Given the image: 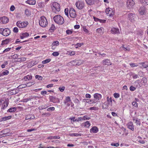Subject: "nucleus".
Instances as JSON below:
<instances>
[{"label":"nucleus","mask_w":148,"mask_h":148,"mask_svg":"<svg viewBox=\"0 0 148 148\" xmlns=\"http://www.w3.org/2000/svg\"><path fill=\"white\" fill-rule=\"evenodd\" d=\"M53 20L56 23L62 25L64 23V20L63 17L60 15H57L53 17Z\"/></svg>","instance_id":"obj_1"},{"label":"nucleus","mask_w":148,"mask_h":148,"mask_svg":"<svg viewBox=\"0 0 148 148\" xmlns=\"http://www.w3.org/2000/svg\"><path fill=\"white\" fill-rule=\"evenodd\" d=\"M52 10L53 12L58 13L60 10V6L59 3L54 2L52 3Z\"/></svg>","instance_id":"obj_2"},{"label":"nucleus","mask_w":148,"mask_h":148,"mask_svg":"<svg viewBox=\"0 0 148 148\" xmlns=\"http://www.w3.org/2000/svg\"><path fill=\"white\" fill-rule=\"evenodd\" d=\"M39 25L42 27H45L47 25V21L45 16H43L41 17L39 21Z\"/></svg>","instance_id":"obj_3"},{"label":"nucleus","mask_w":148,"mask_h":148,"mask_svg":"<svg viewBox=\"0 0 148 148\" xmlns=\"http://www.w3.org/2000/svg\"><path fill=\"white\" fill-rule=\"evenodd\" d=\"M28 24V22L27 21H19L16 23V25L17 27L20 28H23L26 27Z\"/></svg>","instance_id":"obj_4"},{"label":"nucleus","mask_w":148,"mask_h":148,"mask_svg":"<svg viewBox=\"0 0 148 148\" xmlns=\"http://www.w3.org/2000/svg\"><path fill=\"white\" fill-rule=\"evenodd\" d=\"M10 30L8 28H0V34L3 36H7L9 35L10 33Z\"/></svg>","instance_id":"obj_5"},{"label":"nucleus","mask_w":148,"mask_h":148,"mask_svg":"<svg viewBox=\"0 0 148 148\" xmlns=\"http://www.w3.org/2000/svg\"><path fill=\"white\" fill-rule=\"evenodd\" d=\"M75 5L78 9L81 10L84 8L85 3L84 1L78 0L76 2Z\"/></svg>","instance_id":"obj_6"},{"label":"nucleus","mask_w":148,"mask_h":148,"mask_svg":"<svg viewBox=\"0 0 148 148\" xmlns=\"http://www.w3.org/2000/svg\"><path fill=\"white\" fill-rule=\"evenodd\" d=\"M106 12L108 16L110 17L113 16L114 14V10L110 8L106 9Z\"/></svg>","instance_id":"obj_7"},{"label":"nucleus","mask_w":148,"mask_h":148,"mask_svg":"<svg viewBox=\"0 0 148 148\" xmlns=\"http://www.w3.org/2000/svg\"><path fill=\"white\" fill-rule=\"evenodd\" d=\"M135 2L133 0H127L126 2V5L129 9L132 8L135 4Z\"/></svg>","instance_id":"obj_8"},{"label":"nucleus","mask_w":148,"mask_h":148,"mask_svg":"<svg viewBox=\"0 0 148 148\" xmlns=\"http://www.w3.org/2000/svg\"><path fill=\"white\" fill-rule=\"evenodd\" d=\"M64 103L65 105L68 106H69L72 103L70 98L69 97H66Z\"/></svg>","instance_id":"obj_9"},{"label":"nucleus","mask_w":148,"mask_h":148,"mask_svg":"<svg viewBox=\"0 0 148 148\" xmlns=\"http://www.w3.org/2000/svg\"><path fill=\"white\" fill-rule=\"evenodd\" d=\"M69 14L70 17L74 18L75 17L76 14L75 10L73 8H71L69 10Z\"/></svg>","instance_id":"obj_10"},{"label":"nucleus","mask_w":148,"mask_h":148,"mask_svg":"<svg viewBox=\"0 0 148 148\" xmlns=\"http://www.w3.org/2000/svg\"><path fill=\"white\" fill-rule=\"evenodd\" d=\"M128 18L131 22H133L135 20L136 16L135 14L133 13H130L128 14Z\"/></svg>","instance_id":"obj_11"},{"label":"nucleus","mask_w":148,"mask_h":148,"mask_svg":"<svg viewBox=\"0 0 148 148\" xmlns=\"http://www.w3.org/2000/svg\"><path fill=\"white\" fill-rule=\"evenodd\" d=\"M138 12L140 15L145 14L146 13L145 8L144 6H142L138 10Z\"/></svg>","instance_id":"obj_12"},{"label":"nucleus","mask_w":148,"mask_h":148,"mask_svg":"<svg viewBox=\"0 0 148 148\" xmlns=\"http://www.w3.org/2000/svg\"><path fill=\"white\" fill-rule=\"evenodd\" d=\"M93 97L94 99L96 100V101H97L98 102V100L101 99L102 95L100 94L96 93L94 95Z\"/></svg>","instance_id":"obj_13"},{"label":"nucleus","mask_w":148,"mask_h":148,"mask_svg":"<svg viewBox=\"0 0 148 148\" xmlns=\"http://www.w3.org/2000/svg\"><path fill=\"white\" fill-rule=\"evenodd\" d=\"M0 20L1 21L3 24H6L8 23L9 21L8 18L6 16H3L1 17Z\"/></svg>","instance_id":"obj_14"},{"label":"nucleus","mask_w":148,"mask_h":148,"mask_svg":"<svg viewBox=\"0 0 148 148\" xmlns=\"http://www.w3.org/2000/svg\"><path fill=\"white\" fill-rule=\"evenodd\" d=\"M99 131L98 128L96 126H93L90 130V132L91 133H97Z\"/></svg>","instance_id":"obj_15"},{"label":"nucleus","mask_w":148,"mask_h":148,"mask_svg":"<svg viewBox=\"0 0 148 148\" xmlns=\"http://www.w3.org/2000/svg\"><path fill=\"white\" fill-rule=\"evenodd\" d=\"M111 33L112 34H117L119 33V29L117 28L112 27L111 30Z\"/></svg>","instance_id":"obj_16"},{"label":"nucleus","mask_w":148,"mask_h":148,"mask_svg":"<svg viewBox=\"0 0 148 148\" xmlns=\"http://www.w3.org/2000/svg\"><path fill=\"white\" fill-rule=\"evenodd\" d=\"M90 125V124L89 121H86L81 124V126L82 127H89Z\"/></svg>","instance_id":"obj_17"},{"label":"nucleus","mask_w":148,"mask_h":148,"mask_svg":"<svg viewBox=\"0 0 148 148\" xmlns=\"http://www.w3.org/2000/svg\"><path fill=\"white\" fill-rule=\"evenodd\" d=\"M9 103L7 101H3L1 108V109L3 110H5L8 106Z\"/></svg>","instance_id":"obj_18"},{"label":"nucleus","mask_w":148,"mask_h":148,"mask_svg":"<svg viewBox=\"0 0 148 148\" xmlns=\"http://www.w3.org/2000/svg\"><path fill=\"white\" fill-rule=\"evenodd\" d=\"M12 116L11 115L4 117L0 119V122L5 121L10 119L12 118Z\"/></svg>","instance_id":"obj_19"},{"label":"nucleus","mask_w":148,"mask_h":148,"mask_svg":"<svg viewBox=\"0 0 148 148\" xmlns=\"http://www.w3.org/2000/svg\"><path fill=\"white\" fill-rule=\"evenodd\" d=\"M36 1L35 0H27L25 1V3L30 5H35L36 3Z\"/></svg>","instance_id":"obj_20"},{"label":"nucleus","mask_w":148,"mask_h":148,"mask_svg":"<svg viewBox=\"0 0 148 148\" xmlns=\"http://www.w3.org/2000/svg\"><path fill=\"white\" fill-rule=\"evenodd\" d=\"M128 127L132 131L134 130V126L132 122H130L127 124Z\"/></svg>","instance_id":"obj_21"},{"label":"nucleus","mask_w":148,"mask_h":148,"mask_svg":"<svg viewBox=\"0 0 148 148\" xmlns=\"http://www.w3.org/2000/svg\"><path fill=\"white\" fill-rule=\"evenodd\" d=\"M35 116L33 114H29L26 116L25 119V120L33 119H35Z\"/></svg>","instance_id":"obj_22"},{"label":"nucleus","mask_w":148,"mask_h":148,"mask_svg":"<svg viewBox=\"0 0 148 148\" xmlns=\"http://www.w3.org/2000/svg\"><path fill=\"white\" fill-rule=\"evenodd\" d=\"M102 64L104 65H111V63L110 62L109 60H103L102 62Z\"/></svg>","instance_id":"obj_23"},{"label":"nucleus","mask_w":148,"mask_h":148,"mask_svg":"<svg viewBox=\"0 0 148 148\" xmlns=\"http://www.w3.org/2000/svg\"><path fill=\"white\" fill-rule=\"evenodd\" d=\"M114 101V100H112V98L111 97H107V101L108 102V105H110L111 106L112 105V101Z\"/></svg>","instance_id":"obj_24"},{"label":"nucleus","mask_w":148,"mask_h":148,"mask_svg":"<svg viewBox=\"0 0 148 148\" xmlns=\"http://www.w3.org/2000/svg\"><path fill=\"white\" fill-rule=\"evenodd\" d=\"M96 32L101 35L104 32V29L102 27L98 28L96 29Z\"/></svg>","instance_id":"obj_25"},{"label":"nucleus","mask_w":148,"mask_h":148,"mask_svg":"<svg viewBox=\"0 0 148 148\" xmlns=\"http://www.w3.org/2000/svg\"><path fill=\"white\" fill-rule=\"evenodd\" d=\"M138 1L143 5H148V0H138Z\"/></svg>","instance_id":"obj_26"},{"label":"nucleus","mask_w":148,"mask_h":148,"mask_svg":"<svg viewBox=\"0 0 148 148\" xmlns=\"http://www.w3.org/2000/svg\"><path fill=\"white\" fill-rule=\"evenodd\" d=\"M87 4L89 5H92L94 4L95 0H85Z\"/></svg>","instance_id":"obj_27"},{"label":"nucleus","mask_w":148,"mask_h":148,"mask_svg":"<svg viewBox=\"0 0 148 148\" xmlns=\"http://www.w3.org/2000/svg\"><path fill=\"white\" fill-rule=\"evenodd\" d=\"M16 110V108L15 107L11 108L7 110V112H15Z\"/></svg>","instance_id":"obj_28"},{"label":"nucleus","mask_w":148,"mask_h":148,"mask_svg":"<svg viewBox=\"0 0 148 148\" xmlns=\"http://www.w3.org/2000/svg\"><path fill=\"white\" fill-rule=\"evenodd\" d=\"M10 39H6L5 40H3L2 42L1 45H3L4 44H6L9 42H10Z\"/></svg>","instance_id":"obj_29"},{"label":"nucleus","mask_w":148,"mask_h":148,"mask_svg":"<svg viewBox=\"0 0 148 148\" xmlns=\"http://www.w3.org/2000/svg\"><path fill=\"white\" fill-rule=\"evenodd\" d=\"M134 121H135V123H136V125H139L140 126V119H138L135 118L133 119Z\"/></svg>","instance_id":"obj_30"},{"label":"nucleus","mask_w":148,"mask_h":148,"mask_svg":"<svg viewBox=\"0 0 148 148\" xmlns=\"http://www.w3.org/2000/svg\"><path fill=\"white\" fill-rule=\"evenodd\" d=\"M88 103H90V104H93L97 102V101H96V100L94 99H90L87 102Z\"/></svg>","instance_id":"obj_31"},{"label":"nucleus","mask_w":148,"mask_h":148,"mask_svg":"<svg viewBox=\"0 0 148 148\" xmlns=\"http://www.w3.org/2000/svg\"><path fill=\"white\" fill-rule=\"evenodd\" d=\"M34 82H29L27 83L26 84L23 85L24 87H29L31 86L32 85L34 84Z\"/></svg>","instance_id":"obj_32"},{"label":"nucleus","mask_w":148,"mask_h":148,"mask_svg":"<svg viewBox=\"0 0 148 148\" xmlns=\"http://www.w3.org/2000/svg\"><path fill=\"white\" fill-rule=\"evenodd\" d=\"M140 64H142V66L141 67H143L144 68H146L148 67V64L145 62H142L139 63Z\"/></svg>","instance_id":"obj_33"},{"label":"nucleus","mask_w":148,"mask_h":148,"mask_svg":"<svg viewBox=\"0 0 148 148\" xmlns=\"http://www.w3.org/2000/svg\"><path fill=\"white\" fill-rule=\"evenodd\" d=\"M25 13L27 16H29L31 15V12L28 9L25 10Z\"/></svg>","instance_id":"obj_34"},{"label":"nucleus","mask_w":148,"mask_h":148,"mask_svg":"<svg viewBox=\"0 0 148 148\" xmlns=\"http://www.w3.org/2000/svg\"><path fill=\"white\" fill-rule=\"evenodd\" d=\"M38 6L40 8H43L45 6V4L43 2H40L38 3Z\"/></svg>","instance_id":"obj_35"},{"label":"nucleus","mask_w":148,"mask_h":148,"mask_svg":"<svg viewBox=\"0 0 148 148\" xmlns=\"http://www.w3.org/2000/svg\"><path fill=\"white\" fill-rule=\"evenodd\" d=\"M32 76L29 75H27L24 77V79L25 80H29L32 79Z\"/></svg>","instance_id":"obj_36"},{"label":"nucleus","mask_w":148,"mask_h":148,"mask_svg":"<svg viewBox=\"0 0 148 148\" xmlns=\"http://www.w3.org/2000/svg\"><path fill=\"white\" fill-rule=\"evenodd\" d=\"M83 30L86 34H89V31L86 27H85L84 26L83 27Z\"/></svg>","instance_id":"obj_37"},{"label":"nucleus","mask_w":148,"mask_h":148,"mask_svg":"<svg viewBox=\"0 0 148 148\" xmlns=\"http://www.w3.org/2000/svg\"><path fill=\"white\" fill-rule=\"evenodd\" d=\"M51 61V59H46L45 60H43L42 61V63L43 64H45L49 62H50Z\"/></svg>","instance_id":"obj_38"},{"label":"nucleus","mask_w":148,"mask_h":148,"mask_svg":"<svg viewBox=\"0 0 148 148\" xmlns=\"http://www.w3.org/2000/svg\"><path fill=\"white\" fill-rule=\"evenodd\" d=\"M52 45L55 46H58L59 45V42L58 41H56L53 42Z\"/></svg>","instance_id":"obj_39"},{"label":"nucleus","mask_w":148,"mask_h":148,"mask_svg":"<svg viewBox=\"0 0 148 148\" xmlns=\"http://www.w3.org/2000/svg\"><path fill=\"white\" fill-rule=\"evenodd\" d=\"M90 119V117L87 115H86L83 117V120H89Z\"/></svg>","instance_id":"obj_40"},{"label":"nucleus","mask_w":148,"mask_h":148,"mask_svg":"<svg viewBox=\"0 0 148 148\" xmlns=\"http://www.w3.org/2000/svg\"><path fill=\"white\" fill-rule=\"evenodd\" d=\"M32 99V98H24L23 99V102H26L28 101H30L31 100V99Z\"/></svg>","instance_id":"obj_41"},{"label":"nucleus","mask_w":148,"mask_h":148,"mask_svg":"<svg viewBox=\"0 0 148 148\" xmlns=\"http://www.w3.org/2000/svg\"><path fill=\"white\" fill-rule=\"evenodd\" d=\"M11 49V48H9V47L5 49L3 51V52H2L1 54L5 53V52H8V51H10V49Z\"/></svg>","instance_id":"obj_42"},{"label":"nucleus","mask_w":148,"mask_h":148,"mask_svg":"<svg viewBox=\"0 0 148 148\" xmlns=\"http://www.w3.org/2000/svg\"><path fill=\"white\" fill-rule=\"evenodd\" d=\"M108 103H107V102H105L103 104L102 106L104 108H106L108 107Z\"/></svg>","instance_id":"obj_43"},{"label":"nucleus","mask_w":148,"mask_h":148,"mask_svg":"<svg viewBox=\"0 0 148 148\" xmlns=\"http://www.w3.org/2000/svg\"><path fill=\"white\" fill-rule=\"evenodd\" d=\"M26 60V58L25 57H22L21 58H18V60L20 62L25 61Z\"/></svg>","instance_id":"obj_44"},{"label":"nucleus","mask_w":148,"mask_h":148,"mask_svg":"<svg viewBox=\"0 0 148 148\" xmlns=\"http://www.w3.org/2000/svg\"><path fill=\"white\" fill-rule=\"evenodd\" d=\"M60 53L58 52H54L53 53L52 55L55 57L59 55Z\"/></svg>","instance_id":"obj_45"},{"label":"nucleus","mask_w":148,"mask_h":148,"mask_svg":"<svg viewBox=\"0 0 148 148\" xmlns=\"http://www.w3.org/2000/svg\"><path fill=\"white\" fill-rule=\"evenodd\" d=\"M55 28L54 25L52 24L50 27V30L51 32H52L55 29Z\"/></svg>","instance_id":"obj_46"},{"label":"nucleus","mask_w":148,"mask_h":148,"mask_svg":"<svg viewBox=\"0 0 148 148\" xmlns=\"http://www.w3.org/2000/svg\"><path fill=\"white\" fill-rule=\"evenodd\" d=\"M64 13L65 15L68 17L69 16V10L68 8H66L64 10Z\"/></svg>","instance_id":"obj_47"},{"label":"nucleus","mask_w":148,"mask_h":148,"mask_svg":"<svg viewBox=\"0 0 148 148\" xmlns=\"http://www.w3.org/2000/svg\"><path fill=\"white\" fill-rule=\"evenodd\" d=\"M55 108L54 107H51L48 108L47 110L48 111H51L54 110Z\"/></svg>","instance_id":"obj_48"},{"label":"nucleus","mask_w":148,"mask_h":148,"mask_svg":"<svg viewBox=\"0 0 148 148\" xmlns=\"http://www.w3.org/2000/svg\"><path fill=\"white\" fill-rule=\"evenodd\" d=\"M12 58L15 59L17 58L18 57V55L17 54H14V55L11 56Z\"/></svg>","instance_id":"obj_49"},{"label":"nucleus","mask_w":148,"mask_h":148,"mask_svg":"<svg viewBox=\"0 0 148 148\" xmlns=\"http://www.w3.org/2000/svg\"><path fill=\"white\" fill-rule=\"evenodd\" d=\"M65 89V87L64 86H62L61 87H60L59 88V90L61 92H63L64 90Z\"/></svg>","instance_id":"obj_50"},{"label":"nucleus","mask_w":148,"mask_h":148,"mask_svg":"<svg viewBox=\"0 0 148 148\" xmlns=\"http://www.w3.org/2000/svg\"><path fill=\"white\" fill-rule=\"evenodd\" d=\"M2 73L3 75H6L9 74V72L8 70H6L4 71Z\"/></svg>","instance_id":"obj_51"},{"label":"nucleus","mask_w":148,"mask_h":148,"mask_svg":"<svg viewBox=\"0 0 148 148\" xmlns=\"http://www.w3.org/2000/svg\"><path fill=\"white\" fill-rule=\"evenodd\" d=\"M111 145L112 146H114L115 147H118L119 146V144L118 143H112L111 144Z\"/></svg>","instance_id":"obj_52"},{"label":"nucleus","mask_w":148,"mask_h":148,"mask_svg":"<svg viewBox=\"0 0 148 148\" xmlns=\"http://www.w3.org/2000/svg\"><path fill=\"white\" fill-rule=\"evenodd\" d=\"M130 65L132 67H136L138 66V65L134 63H130Z\"/></svg>","instance_id":"obj_53"},{"label":"nucleus","mask_w":148,"mask_h":148,"mask_svg":"<svg viewBox=\"0 0 148 148\" xmlns=\"http://www.w3.org/2000/svg\"><path fill=\"white\" fill-rule=\"evenodd\" d=\"M114 96L115 98H117L119 97V95L118 93H115L114 94Z\"/></svg>","instance_id":"obj_54"},{"label":"nucleus","mask_w":148,"mask_h":148,"mask_svg":"<svg viewBox=\"0 0 148 148\" xmlns=\"http://www.w3.org/2000/svg\"><path fill=\"white\" fill-rule=\"evenodd\" d=\"M33 66L32 63V62H29L28 63L27 67L28 68H30L32 67Z\"/></svg>","instance_id":"obj_55"},{"label":"nucleus","mask_w":148,"mask_h":148,"mask_svg":"<svg viewBox=\"0 0 148 148\" xmlns=\"http://www.w3.org/2000/svg\"><path fill=\"white\" fill-rule=\"evenodd\" d=\"M69 119L71 120V122H72V121L74 122V121H76V119H75V117L70 118Z\"/></svg>","instance_id":"obj_56"},{"label":"nucleus","mask_w":148,"mask_h":148,"mask_svg":"<svg viewBox=\"0 0 148 148\" xmlns=\"http://www.w3.org/2000/svg\"><path fill=\"white\" fill-rule=\"evenodd\" d=\"M22 34L23 35V36H24L23 37L25 38L27 37L29 35V34L27 32L23 33Z\"/></svg>","instance_id":"obj_57"},{"label":"nucleus","mask_w":148,"mask_h":148,"mask_svg":"<svg viewBox=\"0 0 148 148\" xmlns=\"http://www.w3.org/2000/svg\"><path fill=\"white\" fill-rule=\"evenodd\" d=\"M35 77L36 79L39 80H41L42 79V77L40 75H36Z\"/></svg>","instance_id":"obj_58"},{"label":"nucleus","mask_w":148,"mask_h":148,"mask_svg":"<svg viewBox=\"0 0 148 148\" xmlns=\"http://www.w3.org/2000/svg\"><path fill=\"white\" fill-rule=\"evenodd\" d=\"M13 32L15 33H17L18 32V29L17 27H14L13 28Z\"/></svg>","instance_id":"obj_59"},{"label":"nucleus","mask_w":148,"mask_h":148,"mask_svg":"<svg viewBox=\"0 0 148 148\" xmlns=\"http://www.w3.org/2000/svg\"><path fill=\"white\" fill-rule=\"evenodd\" d=\"M66 33L67 34H71L73 32V31L70 30L68 29L66 31Z\"/></svg>","instance_id":"obj_60"},{"label":"nucleus","mask_w":148,"mask_h":148,"mask_svg":"<svg viewBox=\"0 0 148 148\" xmlns=\"http://www.w3.org/2000/svg\"><path fill=\"white\" fill-rule=\"evenodd\" d=\"M132 105L135 107H138V104L136 101L133 102L132 103Z\"/></svg>","instance_id":"obj_61"},{"label":"nucleus","mask_w":148,"mask_h":148,"mask_svg":"<svg viewBox=\"0 0 148 148\" xmlns=\"http://www.w3.org/2000/svg\"><path fill=\"white\" fill-rule=\"evenodd\" d=\"M15 9V7L14 5H12L10 8V10L11 11H13Z\"/></svg>","instance_id":"obj_62"},{"label":"nucleus","mask_w":148,"mask_h":148,"mask_svg":"<svg viewBox=\"0 0 148 148\" xmlns=\"http://www.w3.org/2000/svg\"><path fill=\"white\" fill-rule=\"evenodd\" d=\"M130 90L131 91H134L136 89V88L132 86H131L130 87Z\"/></svg>","instance_id":"obj_63"},{"label":"nucleus","mask_w":148,"mask_h":148,"mask_svg":"<svg viewBox=\"0 0 148 148\" xmlns=\"http://www.w3.org/2000/svg\"><path fill=\"white\" fill-rule=\"evenodd\" d=\"M138 77L137 75L134 74L132 75V77L134 79H136Z\"/></svg>","instance_id":"obj_64"}]
</instances>
